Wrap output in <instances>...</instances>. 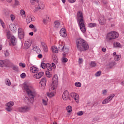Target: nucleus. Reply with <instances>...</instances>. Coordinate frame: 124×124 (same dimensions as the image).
I'll return each mask as SVG.
<instances>
[{"label": "nucleus", "instance_id": "64", "mask_svg": "<svg viewBox=\"0 0 124 124\" xmlns=\"http://www.w3.org/2000/svg\"><path fill=\"white\" fill-rule=\"evenodd\" d=\"M93 121H98L99 120V118L98 117H95L93 119Z\"/></svg>", "mask_w": 124, "mask_h": 124}, {"label": "nucleus", "instance_id": "45", "mask_svg": "<svg viewBox=\"0 0 124 124\" xmlns=\"http://www.w3.org/2000/svg\"><path fill=\"white\" fill-rule=\"evenodd\" d=\"M114 46L115 47H119V48H121V44H120V43H118V42H116V43H115L114 44Z\"/></svg>", "mask_w": 124, "mask_h": 124}, {"label": "nucleus", "instance_id": "61", "mask_svg": "<svg viewBox=\"0 0 124 124\" xmlns=\"http://www.w3.org/2000/svg\"><path fill=\"white\" fill-rule=\"evenodd\" d=\"M35 27V26H34V25H33V24H31L29 25V28L30 29H33Z\"/></svg>", "mask_w": 124, "mask_h": 124}, {"label": "nucleus", "instance_id": "54", "mask_svg": "<svg viewBox=\"0 0 124 124\" xmlns=\"http://www.w3.org/2000/svg\"><path fill=\"white\" fill-rule=\"evenodd\" d=\"M10 17L11 21H14L15 20V16L14 15H11Z\"/></svg>", "mask_w": 124, "mask_h": 124}, {"label": "nucleus", "instance_id": "48", "mask_svg": "<svg viewBox=\"0 0 124 124\" xmlns=\"http://www.w3.org/2000/svg\"><path fill=\"white\" fill-rule=\"evenodd\" d=\"M4 54L5 57H8L9 56V52H8V50H5L4 51Z\"/></svg>", "mask_w": 124, "mask_h": 124}, {"label": "nucleus", "instance_id": "2", "mask_svg": "<svg viewBox=\"0 0 124 124\" xmlns=\"http://www.w3.org/2000/svg\"><path fill=\"white\" fill-rule=\"evenodd\" d=\"M58 75H55L52 78V83L49 88V92L46 93L47 95L50 98L55 96L56 94V89L58 88Z\"/></svg>", "mask_w": 124, "mask_h": 124}, {"label": "nucleus", "instance_id": "25", "mask_svg": "<svg viewBox=\"0 0 124 124\" xmlns=\"http://www.w3.org/2000/svg\"><path fill=\"white\" fill-rule=\"evenodd\" d=\"M42 103L44 106H47L48 105V99L47 98H45L42 99Z\"/></svg>", "mask_w": 124, "mask_h": 124}, {"label": "nucleus", "instance_id": "7", "mask_svg": "<svg viewBox=\"0 0 124 124\" xmlns=\"http://www.w3.org/2000/svg\"><path fill=\"white\" fill-rule=\"evenodd\" d=\"M114 97H115V94H111L109 96L102 101V104H107V103H109V102H110Z\"/></svg>", "mask_w": 124, "mask_h": 124}, {"label": "nucleus", "instance_id": "24", "mask_svg": "<svg viewBox=\"0 0 124 124\" xmlns=\"http://www.w3.org/2000/svg\"><path fill=\"white\" fill-rule=\"evenodd\" d=\"M5 67H9L10 65H12V63L9 60H4Z\"/></svg>", "mask_w": 124, "mask_h": 124}, {"label": "nucleus", "instance_id": "30", "mask_svg": "<svg viewBox=\"0 0 124 124\" xmlns=\"http://www.w3.org/2000/svg\"><path fill=\"white\" fill-rule=\"evenodd\" d=\"M27 24H30L31 22L32 21V19H31V16H28L26 19Z\"/></svg>", "mask_w": 124, "mask_h": 124}, {"label": "nucleus", "instance_id": "57", "mask_svg": "<svg viewBox=\"0 0 124 124\" xmlns=\"http://www.w3.org/2000/svg\"><path fill=\"white\" fill-rule=\"evenodd\" d=\"M102 93L103 95H106V94H107V90H103Z\"/></svg>", "mask_w": 124, "mask_h": 124}, {"label": "nucleus", "instance_id": "63", "mask_svg": "<svg viewBox=\"0 0 124 124\" xmlns=\"http://www.w3.org/2000/svg\"><path fill=\"white\" fill-rule=\"evenodd\" d=\"M69 2L70 3H73L75 1H76V0H68Z\"/></svg>", "mask_w": 124, "mask_h": 124}, {"label": "nucleus", "instance_id": "50", "mask_svg": "<svg viewBox=\"0 0 124 124\" xmlns=\"http://www.w3.org/2000/svg\"><path fill=\"white\" fill-rule=\"evenodd\" d=\"M20 14L21 15L23 16L24 15H26V12L24 10H20Z\"/></svg>", "mask_w": 124, "mask_h": 124}, {"label": "nucleus", "instance_id": "60", "mask_svg": "<svg viewBox=\"0 0 124 124\" xmlns=\"http://www.w3.org/2000/svg\"><path fill=\"white\" fill-rule=\"evenodd\" d=\"M38 55H37L38 58L39 59H42V54H41V53H37Z\"/></svg>", "mask_w": 124, "mask_h": 124}, {"label": "nucleus", "instance_id": "4", "mask_svg": "<svg viewBox=\"0 0 124 124\" xmlns=\"http://www.w3.org/2000/svg\"><path fill=\"white\" fill-rule=\"evenodd\" d=\"M78 24L82 33H86V26H85V23H84V21L81 19L80 21L78 22Z\"/></svg>", "mask_w": 124, "mask_h": 124}, {"label": "nucleus", "instance_id": "36", "mask_svg": "<svg viewBox=\"0 0 124 124\" xmlns=\"http://www.w3.org/2000/svg\"><path fill=\"white\" fill-rule=\"evenodd\" d=\"M14 102L13 101H10L8 103L6 104V105H8V106H10L11 107H12V106H14Z\"/></svg>", "mask_w": 124, "mask_h": 124}, {"label": "nucleus", "instance_id": "43", "mask_svg": "<svg viewBox=\"0 0 124 124\" xmlns=\"http://www.w3.org/2000/svg\"><path fill=\"white\" fill-rule=\"evenodd\" d=\"M46 75L48 78H50V77H51V73L50 72V71H46Z\"/></svg>", "mask_w": 124, "mask_h": 124}, {"label": "nucleus", "instance_id": "20", "mask_svg": "<svg viewBox=\"0 0 124 124\" xmlns=\"http://www.w3.org/2000/svg\"><path fill=\"white\" fill-rule=\"evenodd\" d=\"M2 13L3 15H4V16H7L9 15V14L10 13V11L8 9H4L2 11Z\"/></svg>", "mask_w": 124, "mask_h": 124}, {"label": "nucleus", "instance_id": "10", "mask_svg": "<svg viewBox=\"0 0 124 124\" xmlns=\"http://www.w3.org/2000/svg\"><path fill=\"white\" fill-rule=\"evenodd\" d=\"M31 46V40H28L25 42L24 45V49L25 50H28L29 48Z\"/></svg>", "mask_w": 124, "mask_h": 124}, {"label": "nucleus", "instance_id": "51", "mask_svg": "<svg viewBox=\"0 0 124 124\" xmlns=\"http://www.w3.org/2000/svg\"><path fill=\"white\" fill-rule=\"evenodd\" d=\"M68 61V60L67 59V58H63L62 60V62H67V61Z\"/></svg>", "mask_w": 124, "mask_h": 124}, {"label": "nucleus", "instance_id": "12", "mask_svg": "<svg viewBox=\"0 0 124 124\" xmlns=\"http://www.w3.org/2000/svg\"><path fill=\"white\" fill-rule=\"evenodd\" d=\"M113 34L112 31L109 32L106 35V39L108 41H111V40H113L114 39V36H113Z\"/></svg>", "mask_w": 124, "mask_h": 124}, {"label": "nucleus", "instance_id": "42", "mask_svg": "<svg viewBox=\"0 0 124 124\" xmlns=\"http://www.w3.org/2000/svg\"><path fill=\"white\" fill-rule=\"evenodd\" d=\"M41 67H42L43 69H45V68L46 67V66H47V64H46V63H44V62H42V63H41Z\"/></svg>", "mask_w": 124, "mask_h": 124}, {"label": "nucleus", "instance_id": "37", "mask_svg": "<svg viewBox=\"0 0 124 124\" xmlns=\"http://www.w3.org/2000/svg\"><path fill=\"white\" fill-rule=\"evenodd\" d=\"M0 67H5L4 60H0Z\"/></svg>", "mask_w": 124, "mask_h": 124}, {"label": "nucleus", "instance_id": "32", "mask_svg": "<svg viewBox=\"0 0 124 124\" xmlns=\"http://www.w3.org/2000/svg\"><path fill=\"white\" fill-rule=\"evenodd\" d=\"M90 67H95L96 66V63L94 61H92L90 63Z\"/></svg>", "mask_w": 124, "mask_h": 124}, {"label": "nucleus", "instance_id": "47", "mask_svg": "<svg viewBox=\"0 0 124 124\" xmlns=\"http://www.w3.org/2000/svg\"><path fill=\"white\" fill-rule=\"evenodd\" d=\"M100 75H101V71H100L97 72L95 74L96 77H98V76H100Z\"/></svg>", "mask_w": 124, "mask_h": 124}, {"label": "nucleus", "instance_id": "13", "mask_svg": "<svg viewBox=\"0 0 124 124\" xmlns=\"http://www.w3.org/2000/svg\"><path fill=\"white\" fill-rule=\"evenodd\" d=\"M77 17H78V21L80 22L81 20H82V21H84V17L83 16V13H82L81 11H78L77 13Z\"/></svg>", "mask_w": 124, "mask_h": 124}, {"label": "nucleus", "instance_id": "27", "mask_svg": "<svg viewBox=\"0 0 124 124\" xmlns=\"http://www.w3.org/2000/svg\"><path fill=\"white\" fill-rule=\"evenodd\" d=\"M51 50L53 53H58L59 50L58 49V47L56 46H53L51 47Z\"/></svg>", "mask_w": 124, "mask_h": 124}, {"label": "nucleus", "instance_id": "55", "mask_svg": "<svg viewBox=\"0 0 124 124\" xmlns=\"http://www.w3.org/2000/svg\"><path fill=\"white\" fill-rule=\"evenodd\" d=\"M15 5H20V2L18 0H15Z\"/></svg>", "mask_w": 124, "mask_h": 124}, {"label": "nucleus", "instance_id": "46", "mask_svg": "<svg viewBox=\"0 0 124 124\" xmlns=\"http://www.w3.org/2000/svg\"><path fill=\"white\" fill-rule=\"evenodd\" d=\"M63 48H64V46H62V45H60L59 46V49L60 51H63Z\"/></svg>", "mask_w": 124, "mask_h": 124}, {"label": "nucleus", "instance_id": "33", "mask_svg": "<svg viewBox=\"0 0 124 124\" xmlns=\"http://www.w3.org/2000/svg\"><path fill=\"white\" fill-rule=\"evenodd\" d=\"M121 56L120 55H116L114 56V60L116 62H118L121 60Z\"/></svg>", "mask_w": 124, "mask_h": 124}, {"label": "nucleus", "instance_id": "23", "mask_svg": "<svg viewBox=\"0 0 124 124\" xmlns=\"http://www.w3.org/2000/svg\"><path fill=\"white\" fill-rule=\"evenodd\" d=\"M11 42L14 46H15L16 45V43H17V41L16 40V38L14 36H12L11 38Z\"/></svg>", "mask_w": 124, "mask_h": 124}, {"label": "nucleus", "instance_id": "9", "mask_svg": "<svg viewBox=\"0 0 124 124\" xmlns=\"http://www.w3.org/2000/svg\"><path fill=\"white\" fill-rule=\"evenodd\" d=\"M70 96L73 98H74L75 101L77 103H79V101H80V99L79 97V95L76 93H70Z\"/></svg>", "mask_w": 124, "mask_h": 124}, {"label": "nucleus", "instance_id": "53", "mask_svg": "<svg viewBox=\"0 0 124 124\" xmlns=\"http://www.w3.org/2000/svg\"><path fill=\"white\" fill-rule=\"evenodd\" d=\"M41 45H42L43 48H44V47L47 46V45H46V43H45L44 42H41Z\"/></svg>", "mask_w": 124, "mask_h": 124}, {"label": "nucleus", "instance_id": "22", "mask_svg": "<svg viewBox=\"0 0 124 124\" xmlns=\"http://www.w3.org/2000/svg\"><path fill=\"white\" fill-rule=\"evenodd\" d=\"M30 71L32 73H37L38 72V68L34 66H32L30 68Z\"/></svg>", "mask_w": 124, "mask_h": 124}, {"label": "nucleus", "instance_id": "31", "mask_svg": "<svg viewBox=\"0 0 124 124\" xmlns=\"http://www.w3.org/2000/svg\"><path fill=\"white\" fill-rule=\"evenodd\" d=\"M66 110L68 113H71V112H72V107L68 106L66 108Z\"/></svg>", "mask_w": 124, "mask_h": 124}, {"label": "nucleus", "instance_id": "18", "mask_svg": "<svg viewBox=\"0 0 124 124\" xmlns=\"http://www.w3.org/2000/svg\"><path fill=\"white\" fill-rule=\"evenodd\" d=\"M44 7H45V5H44V4H43V3L42 2H40L38 4V7H37L35 10V11H38V10H39V9H44Z\"/></svg>", "mask_w": 124, "mask_h": 124}, {"label": "nucleus", "instance_id": "35", "mask_svg": "<svg viewBox=\"0 0 124 124\" xmlns=\"http://www.w3.org/2000/svg\"><path fill=\"white\" fill-rule=\"evenodd\" d=\"M13 69L15 71V72H18V71H19V68H18V66L16 65H14L13 66Z\"/></svg>", "mask_w": 124, "mask_h": 124}, {"label": "nucleus", "instance_id": "41", "mask_svg": "<svg viewBox=\"0 0 124 124\" xmlns=\"http://www.w3.org/2000/svg\"><path fill=\"white\" fill-rule=\"evenodd\" d=\"M75 85L76 86V87H77L78 88H80L82 84L80 82H77L75 83Z\"/></svg>", "mask_w": 124, "mask_h": 124}, {"label": "nucleus", "instance_id": "5", "mask_svg": "<svg viewBox=\"0 0 124 124\" xmlns=\"http://www.w3.org/2000/svg\"><path fill=\"white\" fill-rule=\"evenodd\" d=\"M31 110L30 107L25 106L18 108L19 112L21 113H27V112H29Z\"/></svg>", "mask_w": 124, "mask_h": 124}, {"label": "nucleus", "instance_id": "1", "mask_svg": "<svg viewBox=\"0 0 124 124\" xmlns=\"http://www.w3.org/2000/svg\"><path fill=\"white\" fill-rule=\"evenodd\" d=\"M23 87L24 91L26 92L29 97V98H26V100H27V102L29 103H33L34 97H35L37 94V93H36L35 89L32 85L28 83H24L23 84Z\"/></svg>", "mask_w": 124, "mask_h": 124}, {"label": "nucleus", "instance_id": "16", "mask_svg": "<svg viewBox=\"0 0 124 124\" xmlns=\"http://www.w3.org/2000/svg\"><path fill=\"white\" fill-rule=\"evenodd\" d=\"M60 34L62 37H65L66 36V30H65V29L62 28L60 31Z\"/></svg>", "mask_w": 124, "mask_h": 124}, {"label": "nucleus", "instance_id": "49", "mask_svg": "<svg viewBox=\"0 0 124 124\" xmlns=\"http://www.w3.org/2000/svg\"><path fill=\"white\" fill-rule=\"evenodd\" d=\"M78 116H82L84 115V112L83 111H79L77 112Z\"/></svg>", "mask_w": 124, "mask_h": 124}, {"label": "nucleus", "instance_id": "39", "mask_svg": "<svg viewBox=\"0 0 124 124\" xmlns=\"http://www.w3.org/2000/svg\"><path fill=\"white\" fill-rule=\"evenodd\" d=\"M89 27H90V28H94V27H96V23H90L89 24Z\"/></svg>", "mask_w": 124, "mask_h": 124}, {"label": "nucleus", "instance_id": "28", "mask_svg": "<svg viewBox=\"0 0 124 124\" xmlns=\"http://www.w3.org/2000/svg\"><path fill=\"white\" fill-rule=\"evenodd\" d=\"M46 68L47 69V71H52L53 70V67L52 66V65L50 63H46Z\"/></svg>", "mask_w": 124, "mask_h": 124}, {"label": "nucleus", "instance_id": "26", "mask_svg": "<svg viewBox=\"0 0 124 124\" xmlns=\"http://www.w3.org/2000/svg\"><path fill=\"white\" fill-rule=\"evenodd\" d=\"M111 32L113 34L114 39H116V38L119 37V33L118 32L116 31H111Z\"/></svg>", "mask_w": 124, "mask_h": 124}, {"label": "nucleus", "instance_id": "15", "mask_svg": "<svg viewBox=\"0 0 124 124\" xmlns=\"http://www.w3.org/2000/svg\"><path fill=\"white\" fill-rule=\"evenodd\" d=\"M44 75V72H40L37 74H35L33 75V78L35 79H40L42 76Z\"/></svg>", "mask_w": 124, "mask_h": 124}, {"label": "nucleus", "instance_id": "56", "mask_svg": "<svg viewBox=\"0 0 124 124\" xmlns=\"http://www.w3.org/2000/svg\"><path fill=\"white\" fill-rule=\"evenodd\" d=\"M21 78H24L26 77V74L25 73H23L20 75Z\"/></svg>", "mask_w": 124, "mask_h": 124}, {"label": "nucleus", "instance_id": "44", "mask_svg": "<svg viewBox=\"0 0 124 124\" xmlns=\"http://www.w3.org/2000/svg\"><path fill=\"white\" fill-rule=\"evenodd\" d=\"M35 2H39V0H30V3L34 5Z\"/></svg>", "mask_w": 124, "mask_h": 124}, {"label": "nucleus", "instance_id": "62", "mask_svg": "<svg viewBox=\"0 0 124 124\" xmlns=\"http://www.w3.org/2000/svg\"><path fill=\"white\" fill-rule=\"evenodd\" d=\"M47 21H48V20L47 19L44 18L43 19V22L44 24H47Z\"/></svg>", "mask_w": 124, "mask_h": 124}, {"label": "nucleus", "instance_id": "6", "mask_svg": "<svg viewBox=\"0 0 124 124\" xmlns=\"http://www.w3.org/2000/svg\"><path fill=\"white\" fill-rule=\"evenodd\" d=\"M25 32H24V31L22 28H19L18 29V37L19 38V39L22 40L24 39V38L25 36Z\"/></svg>", "mask_w": 124, "mask_h": 124}, {"label": "nucleus", "instance_id": "40", "mask_svg": "<svg viewBox=\"0 0 124 124\" xmlns=\"http://www.w3.org/2000/svg\"><path fill=\"white\" fill-rule=\"evenodd\" d=\"M5 84L7 86H11V82L9 79H7L5 80Z\"/></svg>", "mask_w": 124, "mask_h": 124}, {"label": "nucleus", "instance_id": "52", "mask_svg": "<svg viewBox=\"0 0 124 124\" xmlns=\"http://www.w3.org/2000/svg\"><path fill=\"white\" fill-rule=\"evenodd\" d=\"M43 51L45 53H47V52H48V46H46L45 47H43Z\"/></svg>", "mask_w": 124, "mask_h": 124}, {"label": "nucleus", "instance_id": "11", "mask_svg": "<svg viewBox=\"0 0 124 124\" xmlns=\"http://www.w3.org/2000/svg\"><path fill=\"white\" fill-rule=\"evenodd\" d=\"M47 82V79L46 78H43L41 79V81L40 82V87H41L43 89H44L46 86V83Z\"/></svg>", "mask_w": 124, "mask_h": 124}, {"label": "nucleus", "instance_id": "14", "mask_svg": "<svg viewBox=\"0 0 124 124\" xmlns=\"http://www.w3.org/2000/svg\"><path fill=\"white\" fill-rule=\"evenodd\" d=\"M62 97L64 100H67V99H68L69 98V93H68V91H64L62 95Z\"/></svg>", "mask_w": 124, "mask_h": 124}, {"label": "nucleus", "instance_id": "17", "mask_svg": "<svg viewBox=\"0 0 124 124\" xmlns=\"http://www.w3.org/2000/svg\"><path fill=\"white\" fill-rule=\"evenodd\" d=\"M100 25H102V26H104L106 23V19L104 18V16H102L100 17L99 20H98Z\"/></svg>", "mask_w": 124, "mask_h": 124}, {"label": "nucleus", "instance_id": "38", "mask_svg": "<svg viewBox=\"0 0 124 124\" xmlns=\"http://www.w3.org/2000/svg\"><path fill=\"white\" fill-rule=\"evenodd\" d=\"M6 106H7L6 108L7 111H8V112H11L12 110V107L8 105H6Z\"/></svg>", "mask_w": 124, "mask_h": 124}, {"label": "nucleus", "instance_id": "29", "mask_svg": "<svg viewBox=\"0 0 124 124\" xmlns=\"http://www.w3.org/2000/svg\"><path fill=\"white\" fill-rule=\"evenodd\" d=\"M116 64H117V63H116L115 62H114V61L108 63V66H109V68H112V67L113 66H115V65H116Z\"/></svg>", "mask_w": 124, "mask_h": 124}, {"label": "nucleus", "instance_id": "19", "mask_svg": "<svg viewBox=\"0 0 124 124\" xmlns=\"http://www.w3.org/2000/svg\"><path fill=\"white\" fill-rule=\"evenodd\" d=\"M10 30L13 32H16L17 31V28L16 27V25L15 24H10L9 25Z\"/></svg>", "mask_w": 124, "mask_h": 124}, {"label": "nucleus", "instance_id": "59", "mask_svg": "<svg viewBox=\"0 0 124 124\" xmlns=\"http://www.w3.org/2000/svg\"><path fill=\"white\" fill-rule=\"evenodd\" d=\"M19 66H21L22 67H26V64L23 63H19Z\"/></svg>", "mask_w": 124, "mask_h": 124}, {"label": "nucleus", "instance_id": "34", "mask_svg": "<svg viewBox=\"0 0 124 124\" xmlns=\"http://www.w3.org/2000/svg\"><path fill=\"white\" fill-rule=\"evenodd\" d=\"M6 35H7V38H8V39H10V38H11L12 36H13V35H11V33L9 31L7 32Z\"/></svg>", "mask_w": 124, "mask_h": 124}, {"label": "nucleus", "instance_id": "58", "mask_svg": "<svg viewBox=\"0 0 124 124\" xmlns=\"http://www.w3.org/2000/svg\"><path fill=\"white\" fill-rule=\"evenodd\" d=\"M82 62H83V59L79 58V59H78L79 64H81Z\"/></svg>", "mask_w": 124, "mask_h": 124}, {"label": "nucleus", "instance_id": "8", "mask_svg": "<svg viewBox=\"0 0 124 124\" xmlns=\"http://www.w3.org/2000/svg\"><path fill=\"white\" fill-rule=\"evenodd\" d=\"M54 28L56 30H60V29L62 28V26H63V23H60V21L56 20L54 22Z\"/></svg>", "mask_w": 124, "mask_h": 124}, {"label": "nucleus", "instance_id": "21", "mask_svg": "<svg viewBox=\"0 0 124 124\" xmlns=\"http://www.w3.org/2000/svg\"><path fill=\"white\" fill-rule=\"evenodd\" d=\"M33 51H34L37 54H40L41 53V50L39 48V47L35 46L32 48Z\"/></svg>", "mask_w": 124, "mask_h": 124}, {"label": "nucleus", "instance_id": "3", "mask_svg": "<svg viewBox=\"0 0 124 124\" xmlns=\"http://www.w3.org/2000/svg\"><path fill=\"white\" fill-rule=\"evenodd\" d=\"M77 48L78 51H87L90 47L88 43L82 38H78L76 40Z\"/></svg>", "mask_w": 124, "mask_h": 124}]
</instances>
